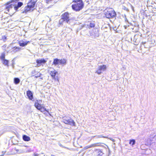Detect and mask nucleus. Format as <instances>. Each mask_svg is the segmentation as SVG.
I'll return each instance as SVG.
<instances>
[{"mask_svg": "<svg viewBox=\"0 0 156 156\" xmlns=\"http://www.w3.org/2000/svg\"><path fill=\"white\" fill-rule=\"evenodd\" d=\"M137 35H135L134 37V39H137Z\"/></svg>", "mask_w": 156, "mask_h": 156, "instance_id": "obj_30", "label": "nucleus"}, {"mask_svg": "<svg viewBox=\"0 0 156 156\" xmlns=\"http://www.w3.org/2000/svg\"><path fill=\"white\" fill-rule=\"evenodd\" d=\"M107 66L105 65L99 66L95 73L98 74H100L102 73V71H105L107 69Z\"/></svg>", "mask_w": 156, "mask_h": 156, "instance_id": "obj_6", "label": "nucleus"}, {"mask_svg": "<svg viewBox=\"0 0 156 156\" xmlns=\"http://www.w3.org/2000/svg\"><path fill=\"white\" fill-rule=\"evenodd\" d=\"M63 122L71 126H75V122L72 119H68V118L65 117H63Z\"/></svg>", "mask_w": 156, "mask_h": 156, "instance_id": "obj_7", "label": "nucleus"}, {"mask_svg": "<svg viewBox=\"0 0 156 156\" xmlns=\"http://www.w3.org/2000/svg\"><path fill=\"white\" fill-rule=\"evenodd\" d=\"M111 140H112V141H114V139H111Z\"/></svg>", "mask_w": 156, "mask_h": 156, "instance_id": "obj_32", "label": "nucleus"}, {"mask_svg": "<svg viewBox=\"0 0 156 156\" xmlns=\"http://www.w3.org/2000/svg\"><path fill=\"white\" fill-rule=\"evenodd\" d=\"M69 15L67 12L65 13L62 16V19L60 20L59 21V23L60 24H62V22L64 21H66V22L69 24H70L71 21H72L71 19H69Z\"/></svg>", "mask_w": 156, "mask_h": 156, "instance_id": "obj_5", "label": "nucleus"}, {"mask_svg": "<svg viewBox=\"0 0 156 156\" xmlns=\"http://www.w3.org/2000/svg\"><path fill=\"white\" fill-rule=\"evenodd\" d=\"M23 140L25 141H30V138L26 135H24L23 136Z\"/></svg>", "mask_w": 156, "mask_h": 156, "instance_id": "obj_15", "label": "nucleus"}, {"mask_svg": "<svg viewBox=\"0 0 156 156\" xmlns=\"http://www.w3.org/2000/svg\"><path fill=\"white\" fill-rule=\"evenodd\" d=\"M20 49V47H16L15 49H13V51H18Z\"/></svg>", "mask_w": 156, "mask_h": 156, "instance_id": "obj_24", "label": "nucleus"}, {"mask_svg": "<svg viewBox=\"0 0 156 156\" xmlns=\"http://www.w3.org/2000/svg\"><path fill=\"white\" fill-rule=\"evenodd\" d=\"M53 64L55 65H57L60 64V60L57 58H55L54 59Z\"/></svg>", "mask_w": 156, "mask_h": 156, "instance_id": "obj_14", "label": "nucleus"}, {"mask_svg": "<svg viewBox=\"0 0 156 156\" xmlns=\"http://www.w3.org/2000/svg\"><path fill=\"white\" fill-rule=\"evenodd\" d=\"M66 63V60L65 59L60 60V64L65 65Z\"/></svg>", "mask_w": 156, "mask_h": 156, "instance_id": "obj_19", "label": "nucleus"}, {"mask_svg": "<svg viewBox=\"0 0 156 156\" xmlns=\"http://www.w3.org/2000/svg\"><path fill=\"white\" fill-rule=\"evenodd\" d=\"M49 72L53 79H55V76L57 73V72L54 69L50 68L49 70Z\"/></svg>", "mask_w": 156, "mask_h": 156, "instance_id": "obj_9", "label": "nucleus"}, {"mask_svg": "<svg viewBox=\"0 0 156 156\" xmlns=\"http://www.w3.org/2000/svg\"><path fill=\"white\" fill-rule=\"evenodd\" d=\"M57 80L58 81V79H57Z\"/></svg>", "mask_w": 156, "mask_h": 156, "instance_id": "obj_35", "label": "nucleus"}, {"mask_svg": "<svg viewBox=\"0 0 156 156\" xmlns=\"http://www.w3.org/2000/svg\"><path fill=\"white\" fill-rule=\"evenodd\" d=\"M90 26L91 27H94V24L93 23H90Z\"/></svg>", "mask_w": 156, "mask_h": 156, "instance_id": "obj_28", "label": "nucleus"}, {"mask_svg": "<svg viewBox=\"0 0 156 156\" xmlns=\"http://www.w3.org/2000/svg\"><path fill=\"white\" fill-rule=\"evenodd\" d=\"M46 61L43 59H37L36 61V62L37 63V66H39V65L42 64H44L46 62Z\"/></svg>", "mask_w": 156, "mask_h": 156, "instance_id": "obj_12", "label": "nucleus"}, {"mask_svg": "<svg viewBox=\"0 0 156 156\" xmlns=\"http://www.w3.org/2000/svg\"><path fill=\"white\" fill-rule=\"evenodd\" d=\"M19 0H11V1H9V2H8L7 3L6 5H9V4L12 2H16L18 1Z\"/></svg>", "mask_w": 156, "mask_h": 156, "instance_id": "obj_20", "label": "nucleus"}, {"mask_svg": "<svg viewBox=\"0 0 156 156\" xmlns=\"http://www.w3.org/2000/svg\"><path fill=\"white\" fill-rule=\"evenodd\" d=\"M37 0H31L30 2L28 3L27 6L25 8V11L26 12L29 11H33L35 4Z\"/></svg>", "mask_w": 156, "mask_h": 156, "instance_id": "obj_4", "label": "nucleus"}, {"mask_svg": "<svg viewBox=\"0 0 156 156\" xmlns=\"http://www.w3.org/2000/svg\"><path fill=\"white\" fill-rule=\"evenodd\" d=\"M15 150L16 151V152L17 153H20L23 152V151L21 150H19L18 149H16V148H15Z\"/></svg>", "mask_w": 156, "mask_h": 156, "instance_id": "obj_22", "label": "nucleus"}, {"mask_svg": "<svg viewBox=\"0 0 156 156\" xmlns=\"http://www.w3.org/2000/svg\"><path fill=\"white\" fill-rule=\"evenodd\" d=\"M38 155L37 154H34V156H38Z\"/></svg>", "mask_w": 156, "mask_h": 156, "instance_id": "obj_31", "label": "nucleus"}, {"mask_svg": "<svg viewBox=\"0 0 156 156\" xmlns=\"http://www.w3.org/2000/svg\"><path fill=\"white\" fill-rule=\"evenodd\" d=\"M27 95L28 97V98L31 100H33L34 98L33 97V94L32 92L30 90H28L27 92Z\"/></svg>", "mask_w": 156, "mask_h": 156, "instance_id": "obj_10", "label": "nucleus"}, {"mask_svg": "<svg viewBox=\"0 0 156 156\" xmlns=\"http://www.w3.org/2000/svg\"><path fill=\"white\" fill-rule=\"evenodd\" d=\"M105 15L107 18H110L115 17L116 14L112 8H108L105 11Z\"/></svg>", "mask_w": 156, "mask_h": 156, "instance_id": "obj_3", "label": "nucleus"}, {"mask_svg": "<svg viewBox=\"0 0 156 156\" xmlns=\"http://www.w3.org/2000/svg\"><path fill=\"white\" fill-rule=\"evenodd\" d=\"M0 58H1V59L2 60H4V59H5V55L4 54H2L0 57Z\"/></svg>", "mask_w": 156, "mask_h": 156, "instance_id": "obj_23", "label": "nucleus"}, {"mask_svg": "<svg viewBox=\"0 0 156 156\" xmlns=\"http://www.w3.org/2000/svg\"><path fill=\"white\" fill-rule=\"evenodd\" d=\"M15 5L11 4L6 7L5 12L11 16L13 15L17 11Z\"/></svg>", "mask_w": 156, "mask_h": 156, "instance_id": "obj_1", "label": "nucleus"}, {"mask_svg": "<svg viewBox=\"0 0 156 156\" xmlns=\"http://www.w3.org/2000/svg\"><path fill=\"white\" fill-rule=\"evenodd\" d=\"M41 78V79H42H42H43L42 78Z\"/></svg>", "mask_w": 156, "mask_h": 156, "instance_id": "obj_34", "label": "nucleus"}, {"mask_svg": "<svg viewBox=\"0 0 156 156\" xmlns=\"http://www.w3.org/2000/svg\"><path fill=\"white\" fill-rule=\"evenodd\" d=\"M29 42V41L22 40L19 41V44L20 46L23 47L26 45Z\"/></svg>", "mask_w": 156, "mask_h": 156, "instance_id": "obj_11", "label": "nucleus"}, {"mask_svg": "<svg viewBox=\"0 0 156 156\" xmlns=\"http://www.w3.org/2000/svg\"><path fill=\"white\" fill-rule=\"evenodd\" d=\"M14 82L16 84H17L20 83V80L18 78H15L14 79Z\"/></svg>", "mask_w": 156, "mask_h": 156, "instance_id": "obj_18", "label": "nucleus"}, {"mask_svg": "<svg viewBox=\"0 0 156 156\" xmlns=\"http://www.w3.org/2000/svg\"><path fill=\"white\" fill-rule=\"evenodd\" d=\"M97 138H107V137H106V136H103L101 135H98V136H97Z\"/></svg>", "mask_w": 156, "mask_h": 156, "instance_id": "obj_26", "label": "nucleus"}, {"mask_svg": "<svg viewBox=\"0 0 156 156\" xmlns=\"http://www.w3.org/2000/svg\"><path fill=\"white\" fill-rule=\"evenodd\" d=\"M99 146L98 143H95L91 144L90 146H87L85 147L84 149L85 150L89 148H91V147H97Z\"/></svg>", "mask_w": 156, "mask_h": 156, "instance_id": "obj_13", "label": "nucleus"}, {"mask_svg": "<svg viewBox=\"0 0 156 156\" xmlns=\"http://www.w3.org/2000/svg\"><path fill=\"white\" fill-rule=\"evenodd\" d=\"M41 73H39L37 74L36 76H34L35 78H37L38 77L41 76Z\"/></svg>", "mask_w": 156, "mask_h": 156, "instance_id": "obj_25", "label": "nucleus"}, {"mask_svg": "<svg viewBox=\"0 0 156 156\" xmlns=\"http://www.w3.org/2000/svg\"><path fill=\"white\" fill-rule=\"evenodd\" d=\"M135 141L134 140L132 139L130 140L129 144L132 145H134L135 144Z\"/></svg>", "mask_w": 156, "mask_h": 156, "instance_id": "obj_21", "label": "nucleus"}, {"mask_svg": "<svg viewBox=\"0 0 156 156\" xmlns=\"http://www.w3.org/2000/svg\"><path fill=\"white\" fill-rule=\"evenodd\" d=\"M3 63L5 65L7 66H9L8 62L9 61L6 59H4L2 60Z\"/></svg>", "mask_w": 156, "mask_h": 156, "instance_id": "obj_17", "label": "nucleus"}, {"mask_svg": "<svg viewBox=\"0 0 156 156\" xmlns=\"http://www.w3.org/2000/svg\"><path fill=\"white\" fill-rule=\"evenodd\" d=\"M51 156H55V155H51Z\"/></svg>", "mask_w": 156, "mask_h": 156, "instance_id": "obj_33", "label": "nucleus"}, {"mask_svg": "<svg viewBox=\"0 0 156 156\" xmlns=\"http://www.w3.org/2000/svg\"><path fill=\"white\" fill-rule=\"evenodd\" d=\"M98 153V156H101L103 154V153L101 151H99Z\"/></svg>", "mask_w": 156, "mask_h": 156, "instance_id": "obj_27", "label": "nucleus"}, {"mask_svg": "<svg viewBox=\"0 0 156 156\" xmlns=\"http://www.w3.org/2000/svg\"><path fill=\"white\" fill-rule=\"evenodd\" d=\"M83 6V4L81 0H76L75 3L72 5V7L73 10L79 11L82 9Z\"/></svg>", "mask_w": 156, "mask_h": 156, "instance_id": "obj_2", "label": "nucleus"}, {"mask_svg": "<svg viewBox=\"0 0 156 156\" xmlns=\"http://www.w3.org/2000/svg\"><path fill=\"white\" fill-rule=\"evenodd\" d=\"M23 5V3L21 2H19L17 5H14L15 6H16V9L17 10L18 9L21 7Z\"/></svg>", "mask_w": 156, "mask_h": 156, "instance_id": "obj_16", "label": "nucleus"}, {"mask_svg": "<svg viewBox=\"0 0 156 156\" xmlns=\"http://www.w3.org/2000/svg\"><path fill=\"white\" fill-rule=\"evenodd\" d=\"M34 106L37 109L40 110L41 112H44V111H46L48 113V112L46 109L44 107L42 106L39 103L37 100L35 101Z\"/></svg>", "mask_w": 156, "mask_h": 156, "instance_id": "obj_8", "label": "nucleus"}, {"mask_svg": "<svg viewBox=\"0 0 156 156\" xmlns=\"http://www.w3.org/2000/svg\"><path fill=\"white\" fill-rule=\"evenodd\" d=\"M3 40L4 41L5 40H6V37H5V36H4L3 37Z\"/></svg>", "mask_w": 156, "mask_h": 156, "instance_id": "obj_29", "label": "nucleus"}]
</instances>
